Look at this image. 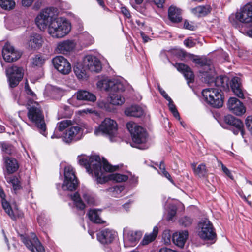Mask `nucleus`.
Returning a JSON list of instances; mask_svg holds the SVG:
<instances>
[{"mask_svg":"<svg viewBox=\"0 0 252 252\" xmlns=\"http://www.w3.org/2000/svg\"><path fill=\"white\" fill-rule=\"evenodd\" d=\"M122 13L126 17H130V14L129 11L125 7H122L121 8Z\"/></svg>","mask_w":252,"mask_h":252,"instance_id":"62","label":"nucleus"},{"mask_svg":"<svg viewBox=\"0 0 252 252\" xmlns=\"http://www.w3.org/2000/svg\"><path fill=\"white\" fill-rule=\"evenodd\" d=\"M83 65L91 72H99L101 69V63L94 56L87 55L83 61Z\"/></svg>","mask_w":252,"mask_h":252,"instance_id":"17","label":"nucleus"},{"mask_svg":"<svg viewBox=\"0 0 252 252\" xmlns=\"http://www.w3.org/2000/svg\"><path fill=\"white\" fill-rule=\"evenodd\" d=\"M32 240H30L23 235H21L22 241L32 252H45L44 247L34 233L31 234Z\"/></svg>","mask_w":252,"mask_h":252,"instance_id":"13","label":"nucleus"},{"mask_svg":"<svg viewBox=\"0 0 252 252\" xmlns=\"http://www.w3.org/2000/svg\"><path fill=\"white\" fill-rule=\"evenodd\" d=\"M82 36L84 38V39L86 40L87 42V44H91L93 42V38L92 36H91L87 32H84Z\"/></svg>","mask_w":252,"mask_h":252,"instance_id":"57","label":"nucleus"},{"mask_svg":"<svg viewBox=\"0 0 252 252\" xmlns=\"http://www.w3.org/2000/svg\"><path fill=\"white\" fill-rule=\"evenodd\" d=\"M174 66L179 71L184 74L188 83L194 81V74L190 67L182 63H176Z\"/></svg>","mask_w":252,"mask_h":252,"instance_id":"27","label":"nucleus"},{"mask_svg":"<svg viewBox=\"0 0 252 252\" xmlns=\"http://www.w3.org/2000/svg\"><path fill=\"white\" fill-rule=\"evenodd\" d=\"M189 233L187 230L180 231L174 233L172 235V241L175 245L183 248L188 238Z\"/></svg>","mask_w":252,"mask_h":252,"instance_id":"26","label":"nucleus"},{"mask_svg":"<svg viewBox=\"0 0 252 252\" xmlns=\"http://www.w3.org/2000/svg\"><path fill=\"white\" fill-rule=\"evenodd\" d=\"M96 136L105 135L109 137L111 141H115L118 136V125L117 123L110 118H105L94 131Z\"/></svg>","mask_w":252,"mask_h":252,"instance_id":"5","label":"nucleus"},{"mask_svg":"<svg viewBox=\"0 0 252 252\" xmlns=\"http://www.w3.org/2000/svg\"><path fill=\"white\" fill-rule=\"evenodd\" d=\"M34 0H22V5L25 7H29L31 6Z\"/></svg>","mask_w":252,"mask_h":252,"instance_id":"61","label":"nucleus"},{"mask_svg":"<svg viewBox=\"0 0 252 252\" xmlns=\"http://www.w3.org/2000/svg\"><path fill=\"white\" fill-rule=\"evenodd\" d=\"M43 42V38L40 34L33 33L29 36L27 45L30 49L35 50L42 47Z\"/></svg>","mask_w":252,"mask_h":252,"instance_id":"23","label":"nucleus"},{"mask_svg":"<svg viewBox=\"0 0 252 252\" xmlns=\"http://www.w3.org/2000/svg\"><path fill=\"white\" fill-rule=\"evenodd\" d=\"M211 9V8L209 5L199 6L192 9L191 11L197 16H203L210 13Z\"/></svg>","mask_w":252,"mask_h":252,"instance_id":"35","label":"nucleus"},{"mask_svg":"<svg viewBox=\"0 0 252 252\" xmlns=\"http://www.w3.org/2000/svg\"><path fill=\"white\" fill-rule=\"evenodd\" d=\"M229 110L237 116H242L246 112V108L243 103L235 97H231L228 101Z\"/></svg>","mask_w":252,"mask_h":252,"instance_id":"18","label":"nucleus"},{"mask_svg":"<svg viewBox=\"0 0 252 252\" xmlns=\"http://www.w3.org/2000/svg\"><path fill=\"white\" fill-rule=\"evenodd\" d=\"M246 127L249 131L252 134V117L249 116L245 121Z\"/></svg>","mask_w":252,"mask_h":252,"instance_id":"53","label":"nucleus"},{"mask_svg":"<svg viewBox=\"0 0 252 252\" xmlns=\"http://www.w3.org/2000/svg\"><path fill=\"white\" fill-rule=\"evenodd\" d=\"M102 85V89L109 92L110 103L114 105H121L125 101L121 94L124 91L125 87L120 82L116 80H103L97 83V86Z\"/></svg>","mask_w":252,"mask_h":252,"instance_id":"3","label":"nucleus"},{"mask_svg":"<svg viewBox=\"0 0 252 252\" xmlns=\"http://www.w3.org/2000/svg\"><path fill=\"white\" fill-rule=\"evenodd\" d=\"M191 166L195 176L199 178H206L207 176L208 170L204 164H200L197 167L195 163L192 164Z\"/></svg>","mask_w":252,"mask_h":252,"instance_id":"30","label":"nucleus"},{"mask_svg":"<svg viewBox=\"0 0 252 252\" xmlns=\"http://www.w3.org/2000/svg\"><path fill=\"white\" fill-rule=\"evenodd\" d=\"M28 119L42 135L46 136V126L45 123L43 112L40 104L32 100H29L27 105Z\"/></svg>","mask_w":252,"mask_h":252,"instance_id":"4","label":"nucleus"},{"mask_svg":"<svg viewBox=\"0 0 252 252\" xmlns=\"http://www.w3.org/2000/svg\"><path fill=\"white\" fill-rule=\"evenodd\" d=\"M152 1L159 8L162 7L165 2V0H152Z\"/></svg>","mask_w":252,"mask_h":252,"instance_id":"60","label":"nucleus"},{"mask_svg":"<svg viewBox=\"0 0 252 252\" xmlns=\"http://www.w3.org/2000/svg\"><path fill=\"white\" fill-rule=\"evenodd\" d=\"M123 190L124 187L121 186H116L106 189L107 191L109 192L114 197H117Z\"/></svg>","mask_w":252,"mask_h":252,"instance_id":"41","label":"nucleus"},{"mask_svg":"<svg viewBox=\"0 0 252 252\" xmlns=\"http://www.w3.org/2000/svg\"><path fill=\"white\" fill-rule=\"evenodd\" d=\"M83 129L79 126H72L69 127L63 136V140L70 143L73 141L80 140L83 137Z\"/></svg>","mask_w":252,"mask_h":252,"instance_id":"14","label":"nucleus"},{"mask_svg":"<svg viewBox=\"0 0 252 252\" xmlns=\"http://www.w3.org/2000/svg\"><path fill=\"white\" fill-rule=\"evenodd\" d=\"M126 115L135 117H140L143 114L142 109L137 105L132 106L127 108L125 111Z\"/></svg>","mask_w":252,"mask_h":252,"instance_id":"31","label":"nucleus"},{"mask_svg":"<svg viewBox=\"0 0 252 252\" xmlns=\"http://www.w3.org/2000/svg\"><path fill=\"white\" fill-rule=\"evenodd\" d=\"M44 63V60L40 56L36 55L33 58L32 63L35 66H41Z\"/></svg>","mask_w":252,"mask_h":252,"instance_id":"49","label":"nucleus"},{"mask_svg":"<svg viewBox=\"0 0 252 252\" xmlns=\"http://www.w3.org/2000/svg\"><path fill=\"white\" fill-rule=\"evenodd\" d=\"M74 72L77 77L80 80H83L87 78V70L83 64H77L74 67Z\"/></svg>","mask_w":252,"mask_h":252,"instance_id":"33","label":"nucleus"},{"mask_svg":"<svg viewBox=\"0 0 252 252\" xmlns=\"http://www.w3.org/2000/svg\"><path fill=\"white\" fill-rule=\"evenodd\" d=\"M64 175V181L62 186L63 189L69 191L75 190L78 183L73 168L71 166L65 167Z\"/></svg>","mask_w":252,"mask_h":252,"instance_id":"9","label":"nucleus"},{"mask_svg":"<svg viewBox=\"0 0 252 252\" xmlns=\"http://www.w3.org/2000/svg\"><path fill=\"white\" fill-rule=\"evenodd\" d=\"M158 90L162 96L167 101L171 100V98L168 96L166 92L163 90L159 86H158Z\"/></svg>","mask_w":252,"mask_h":252,"instance_id":"58","label":"nucleus"},{"mask_svg":"<svg viewBox=\"0 0 252 252\" xmlns=\"http://www.w3.org/2000/svg\"><path fill=\"white\" fill-rule=\"evenodd\" d=\"M162 238L165 244L170 243L171 235L168 231H164L162 235Z\"/></svg>","mask_w":252,"mask_h":252,"instance_id":"55","label":"nucleus"},{"mask_svg":"<svg viewBox=\"0 0 252 252\" xmlns=\"http://www.w3.org/2000/svg\"><path fill=\"white\" fill-rule=\"evenodd\" d=\"M117 236V232L112 229L105 228L97 234V240L102 244L111 243Z\"/></svg>","mask_w":252,"mask_h":252,"instance_id":"19","label":"nucleus"},{"mask_svg":"<svg viewBox=\"0 0 252 252\" xmlns=\"http://www.w3.org/2000/svg\"><path fill=\"white\" fill-rule=\"evenodd\" d=\"M234 134L237 135L239 132L241 133V134L243 137H244L245 132L244 130V125L242 123V126L239 127H235V128L232 130Z\"/></svg>","mask_w":252,"mask_h":252,"instance_id":"56","label":"nucleus"},{"mask_svg":"<svg viewBox=\"0 0 252 252\" xmlns=\"http://www.w3.org/2000/svg\"><path fill=\"white\" fill-rule=\"evenodd\" d=\"M1 204L3 209L4 210L5 212L7 214V215L12 219L16 220V217L14 214L13 210L12 209L11 206L9 202H8L6 200H2Z\"/></svg>","mask_w":252,"mask_h":252,"instance_id":"39","label":"nucleus"},{"mask_svg":"<svg viewBox=\"0 0 252 252\" xmlns=\"http://www.w3.org/2000/svg\"><path fill=\"white\" fill-rule=\"evenodd\" d=\"M76 45L73 40H66L59 42L57 46L56 51L58 53L67 54L74 49Z\"/></svg>","mask_w":252,"mask_h":252,"instance_id":"21","label":"nucleus"},{"mask_svg":"<svg viewBox=\"0 0 252 252\" xmlns=\"http://www.w3.org/2000/svg\"><path fill=\"white\" fill-rule=\"evenodd\" d=\"M236 20L242 23L252 22V2L248 3L240 8L235 13Z\"/></svg>","mask_w":252,"mask_h":252,"instance_id":"12","label":"nucleus"},{"mask_svg":"<svg viewBox=\"0 0 252 252\" xmlns=\"http://www.w3.org/2000/svg\"><path fill=\"white\" fill-rule=\"evenodd\" d=\"M158 166L159 170L160 172L162 173L163 176L167 178L171 182L173 183V180L171 177L169 173L166 171L165 170V165L163 161H161L158 165V164H157Z\"/></svg>","mask_w":252,"mask_h":252,"instance_id":"45","label":"nucleus"},{"mask_svg":"<svg viewBox=\"0 0 252 252\" xmlns=\"http://www.w3.org/2000/svg\"><path fill=\"white\" fill-rule=\"evenodd\" d=\"M194 61L197 64L199 65V73L206 81L210 80L214 77L215 72L210 60L206 58H199L194 59Z\"/></svg>","mask_w":252,"mask_h":252,"instance_id":"8","label":"nucleus"},{"mask_svg":"<svg viewBox=\"0 0 252 252\" xmlns=\"http://www.w3.org/2000/svg\"><path fill=\"white\" fill-rule=\"evenodd\" d=\"M21 53L9 43H6L2 49V56L7 62H13L20 58Z\"/></svg>","mask_w":252,"mask_h":252,"instance_id":"16","label":"nucleus"},{"mask_svg":"<svg viewBox=\"0 0 252 252\" xmlns=\"http://www.w3.org/2000/svg\"><path fill=\"white\" fill-rule=\"evenodd\" d=\"M102 175H98L96 179L97 183L103 184L105 183L109 180H112L116 182H125L128 179V176L118 173L111 174L108 176H106L104 175V170L103 169Z\"/></svg>","mask_w":252,"mask_h":252,"instance_id":"20","label":"nucleus"},{"mask_svg":"<svg viewBox=\"0 0 252 252\" xmlns=\"http://www.w3.org/2000/svg\"><path fill=\"white\" fill-rule=\"evenodd\" d=\"M184 27L186 29H188V30H191V31L194 30L195 28V27L194 25L190 24L187 21H185L184 24Z\"/></svg>","mask_w":252,"mask_h":252,"instance_id":"59","label":"nucleus"},{"mask_svg":"<svg viewBox=\"0 0 252 252\" xmlns=\"http://www.w3.org/2000/svg\"><path fill=\"white\" fill-rule=\"evenodd\" d=\"M76 98L78 100L88 101L94 102L96 100V96L93 93L86 90H78L75 93Z\"/></svg>","mask_w":252,"mask_h":252,"instance_id":"28","label":"nucleus"},{"mask_svg":"<svg viewBox=\"0 0 252 252\" xmlns=\"http://www.w3.org/2000/svg\"><path fill=\"white\" fill-rule=\"evenodd\" d=\"M71 121L68 120H63L58 123L57 129L59 131L61 132L66 128L71 125Z\"/></svg>","mask_w":252,"mask_h":252,"instance_id":"46","label":"nucleus"},{"mask_svg":"<svg viewBox=\"0 0 252 252\" xmlns=\"http://www.w3.org/2000/svg\"><path fill=\"white\" fill-rule=\"evenodd\" d=\"M6 72L9 82V85L12 88L17 86L23 77L24 70L21 67L12 66L8 68Z\"/></svg>","mask_w":252,"mask_h":252,"instance_id":"11","label":"nucleus"},{"mask_svg":"<svg viewBox=\"0 0 252 252\" xmlns=\"http://www.w3.org/2000/svg\"><path fill=\"white\" fill-rule=\"evenodd\" d=\"M221 167L223 171L229 177H231V174L229 170L225 167L222 163H221Z\"/></svg>","mask_w":252,"mask_h":252,"instance_id":"64","label":"nucleus"},{"mask_svg":"<svg viewBox=\"0 0 252 252\" xmlns=\"http://www.w3.org/2000/svg\"><path fill=\"white\" fill-rule=\"evenodd\" d=\"M198 235L203 240H212L215 237L213 225L208 219L202 220L199 222Z\"/></svg>","mask_w":252,"mask_h":252,"instance_id":"10","label":"nucleus"},{"mask_svg":"<svg viewBox=\"0 0 252 252\" xmlns=\"http://www.w3.org/2000/svg\"><path fill=\"white\" fill-rule=\"evenodd\" d=\"M185 45L189 48H191L196 45V42L194 40L191 38H188L184 41Z\"/></svg>","mask_w":252,"mask_h":252,"instance_id":"52","label":"nucleus"},{"mask_svg":"<svg viewBox=\"0 0 252 252\" xmlns=\"http://www.w3.org/2000/svg\"><path fill=\"white\" fill-rule=\"evenodd\" d=\"M202 94L204 100L215 108L221 107L224 97L221 90L218 88H206L202 90Z\"/></svg>","mask_w":252,"mask_h":252,"instance_id":"6","label":"nucleus"},{"mask_svg":"<svg viewBox=\"0 0 252 252\" xmlns=\"http://www.w3.org/2000/svg\"><path fill=\"white\" fill-rule=\"evenodd\" d=\"M1 204L3 209L4 210L5 212L7 214V215L12 219L16 220V217L14 214L13 210L12 209L11 206L9 202H8L6 200H2Z\"/></svg>","mask_w":252,"mask_h":252,"instance_id":"38","label":"nucleus"},{"mask_svg":"<svg viewBox=\"0 0 252 252\" xmlns=\"http://www.w3.org/2000/svg\"><path fill=\"white\" fill-rule=\"evenodd\" d=\"M71 199L74 201V204L78 209L83 210L85 208V205L83 202L78 192H75L73 195H71Z\"/></svg>","mask_w":252,"mask_h":252,"instance_id":"40","label":"nucleus"},{"mask_svg":"<svg viewBox=\"0 0 252 252\" xmlns=\"http://www.w3.org/2000/svg\"><path fill=\"white\" fill-rule=\"evenodd\" d=\"M168 101V107L170 111L172 112L173 116L178 120H180V117L179 115V113L178 112L175 105L173 103V101L172 99L171 100H169Z\"/></svg>","mask_w":252,"mask_h":252,"instance_id":"47","label":"nucleus"},{"mask_svg":"<svg viewBox=\"0 0 252 252\" xmlns=\"http://www.w3.org/2000/svg\"><path fill=\"white\" fill-rule=\"evenodd\" d=\"M126 127L134 143L139 144L144 143L147 141L148 134L143 127L132 122L127 123Z\"/></svg>","mask_w":252,"mask_h":252,"instance_id":"7","label":"nucleus"},{"mask_svg":"<svg viewBox=\"0 0 252 252\" xmlns=\"http://www.w3.org/2000/svg\"><path fill=\"white\" fill-rule=\"evenodd\" d=\"M168 18L172 22H181L182 20L181 10L175 6H171L168 9Z\"/></svg>","mask_w":252,"mask_h":252,"instance_id":"29","label":"nucleus"},{"mask_svg":"<svg viewBox=\"0 0 252 252\" xmlns=\"http://www.w3.org/2000/svg\"><path fill=\"white\" fill-rule=\"evenodd\" d=\"M1 150L6 154L11 155L14 151V147L10 144L3 142L0 144Z\"/></svg>","mask_w":252,"mask_h":252,"instance_id":"44","label":"nucleus"},{"mask_svg":"<svg viewBox=\"0 0 252 252\" xmlns=\"http://www.w3.org/2000/svg\"><path fill=\"white\" fill-rule=\"evenodd\" d=\"M192 220L188 217H184L179 220V223L182 226L187 227L191 225Z\"/></svg>","mask_w":252,"mask_h":252,"instance_id":"48","label":"nucleus"},{"mask_svg":"<svg viewBox=\"0 0 252 252\" xmlns=\"http://www.w3.org/2000/svg\"><path fill=\"white\" fill-rule=\"evenodd\" d=\"M3 162L5 171L8 174L15 173L19 168L18 161L14 158L4 156Z\"/></svg>","mask_w":252,"mask_h":252,"instance_id":"22","label":"nucleus"},{"mask_svg":"<svg viewBox=\"0 0 252 252\" xmlns=\"http://www.w3.org/2000/svg\"><path fill=\"white\" fill-rule=\"evenodd\" d=\"M228 78L227 77L219 76L217 77L215 84L218 87L220 88L219 89L227 90L228 89Z\"/></svg>","mask_w":252,"mask_h":252,"instance_id":"37","label":"nucleus"},{"mask_svg":"<svg viewBox=\"0 0 252 252\" xmlns=\"http://www.w3.org/2000/svg\"><path fill=\"white\" fill-rule=\"evenodd\" d=\"M77 158L79 164L85 167L88 173H94L96 180L98 175H102V165H103V169L106 172H113L118 169V166H113L110 165L105 159H103L101 161L100 158L98 156L95 155L89 157L85 155H80L78 156Z\"/></svg>","mask_w":252,"mask_h":252,"instance_id":"2","label":"nucleus"},{"mask_svg":"<svg viewBox=\"0 0 252 252\" xmlns=\"http://www.w3.org/2000/svg\"><path fill=\"white\" fill-rule=\"evenodd\" d=\"M177 208L175 206H170L169 208L168 213V220H171L176 214Z\"/></svg>","mask_w":252,"mask_h":252,"instance_id":"50","label":"nucleus"},{"mask_svg":"<svg viewBox=\"0 0 252 252\" xmlns=\"http://www.w3.org/2000/svg\"><path fill=\"white\" fill-rule=\"evenodd\" d=\"M83 197L89 204L92 205L94 202V198L87 193H85L83 194Z\"/></svg>","mask_w":252,"mask_h":252,"instance_id":"54","label":"nucleus"},{"mask_svg":"<svg viewBox=\"0 0 252 252\" xmlns=\"http://www.w3.org/2000/svg\"><path fill=\"white\" fill-rule=\"evenodd\" d=\"M54 67L61 73L66 75L70 73L71 66L69 62L64 57L57 56L52 60Z\"/></svg>","mask_w":252,"mask_h":252,"instance_id":"15","label":"nucleus"},{"mask_svg":"<svg viewBox=\"0 0 252 252\" xmlns=\"http://www.w3.org/2000/svg\"><path fill=\"white\" fill-rule=\"evenodd\" d=\"M57 9L49 7L43 9L37 16L35 22L40 30L44 31L48 27V33L53 38H63L71 31L70 23L64 17H56Z\"/></svg>","mask_w":252,"mask_h":252,"instance_id":"1","label":"nucleus"},{"mask_svg":"<svg viewBox=\"0 0 252 252\" xmlns=\"http://www.w3.org/2000/svg\"><path fill=\"white\" fill-rule=\"evenodd\" d=\"M99 210L93 209L89 211L88 216L90 220L96 223L102 224L105 222V221L102 220L100 217Z\"/></svg>","mask_w":252,"mask_h":252,"instance_id":"32","label":"nucleus"},{"mask_svg":"<svg viewBox=\"0 0 252 252\" xmlns=\"http://www.w3.org/2000/svg\"><path fill=\"white\" fill-rule=\"evenodd\" d=\"M15 1L13 0H0V6L4 9H12L15 7Z\"/></svg>","mask_w":252,"mask_h":252,"instance_id":"42","label":"nucleus"},{"mask_svg":"<svg viewBox=\"0 0 252 252\" xmlns=\"http://www.w3.org/2000/svg\"><path fill=\"white\" fill-rule=\"evenodd\" d=\"M53 94H57L59 96H61L63 94V92L62 90L56 88L53 89Z\"/></svg>","mask_w":252,"mask_h":252,"instance_id":"63","label":"nucleus"},{"mask_svg":"<svg viewBox=\"0 0 252 252\" xmlns=\"http://www.w3.org/2000/svg\"><path fill=\"white\" fill-rule=\"evenodd\" d=\"M230 86L234 93L240 98H244V91L242 88L241 81L238 77H233L230 81Z\"/></svg>","mask_w":252,"mask_h":252,"instance_id":"24","label":"nucleus"},{"mask_svg":"<svg viewBox=\"0 0 252 252\" xmlns=\"http://www.w3.org/2000/svg\"><path fill=\"white\" fill-rule=\"evenodd\" d=\"M9 182L12 184L13 189L15 192L21 189V186L20 182L18 177L16 176H14L10 177L9 180Z\"/></svg>","mask_w":252,"mask_h":252,"instance_id":"43","label":"nucleus"},{"mask_svg":"<svg viewBox=\"0 0 252 252\" xmlns=\"http://www.w3.org/2000/svg\"><path fill=\"white\" fill-rule=\"evenodd\" d=\"M25 90L26 93L30 96L33 97H35L36 96L35 94L30 88L27 80H26V82L25 83Z\"/></svg>","mask_w":252,"mask_h":252,"instance_id":"51","label":"nucleus"},{"mask_svg":"<svg viewBox=\"0 0 252 252\" xmlns=\"http://www.w3.org/2000/svg\"><path fill=\"white\" fill-rule=\"evenodd\" d=\"M124 235L125 240L129 243L130 246H134L140 240L142 236V233L138 231L128 230L124 229Z\"/></svg>","mask_w":252,"mask_h":252,"instance_id":"25","label":"nucleus"},{"mask_svg":"<svg viewBox=\"0 0 252 252\" xmlns=\"http://www.w3.org/2000/svg\"><path fill=\"white\" fill-rule=\"evenodd\" d=\"M224 121L226 124L232 126L234 127L240 128L242 126L243 122L231 115H228L225 116Z\"/></svg>","mask_w":252,"mask_h":252,"instance_id":"36","label":"nucleus"},{"mask_svg":"<svg viewBox=\"0 0 252 252\" xmlns=\"http://www.w3.org/2000/svg\"><path fill=\"white\" fill-rule=\"evenodd\" d=\"M158 228L156 226L154 227L153 232L148 234H145L142 241L143 245H148L150 243L154 241L158 236Z\"/></svg>","mask_w":252,"mask_h":252,"instance_id":"34","label":"nucleus"}]
</instances>
